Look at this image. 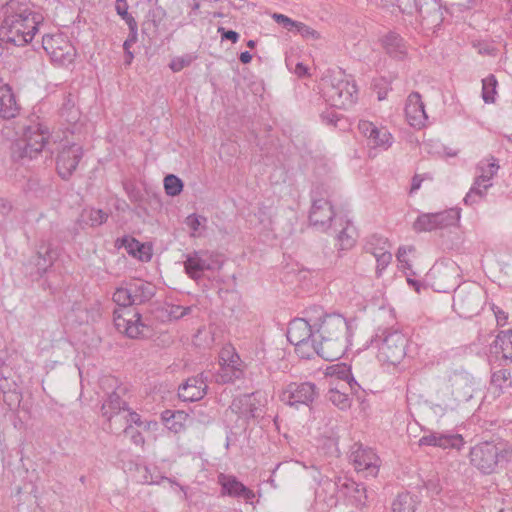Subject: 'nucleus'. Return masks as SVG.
<instances>
[{
	"label": "nucleus",
	"instance_id": "nucleus-6",
	"mask_svg": "<svg viewBox=\"0 0 512 512\" xmlns=\"http://www.w3.org/2000/svg\"><path fill=\"white\" fill-rule=\"evenodd\" d=\"M484 303V293L475 283H463L454 289L453 308L463 318L477 315Z\"/></svg>",
	"mask_w": 512,
	"mask_h": 512
},
{
	"label": "nucleus",
	"instance_id": "nucleus-10",
	"mask_svg": "<svg viewBox=\"0 0 512 512\" xmlns=\"http://www.w3.org/2000/svg\"><path fill=\"white\" fill-rule=\"evenodd\" d=\"M323 93L334 107L347 108L356 101V85L346 79L333 78L324 82Z\"/></svg>",
	"mask_w": 512,
	"mask_h": 512
},
{
	"label": "nucleus",
	"instance_id": "nucleus-43",
	"mask_svg": "<svg viewBox=\"0 0 512 512\" xmlns=\"http://www.w3.org/2000/svg\"><path fill=\"white\" fill-rule=\"evenodd\" d=\"M511 385L510 373L506 369H500L495 371L491 377V386L498 390V392H502L505 388H508Z\"/></svg>",
	"mask_w": 512,
	"mask_h": 512
},
{
	"label": "nucleus",
	"instance_id": "nucleus-30",
	"mask_svg": "<svg viewBox=\"0 0 512 512\" xmlns=\"http://www.w3.org/2000/svg\"><path fill=\"white\" fill-rule=\"evenodd\" d=\"M20 107L10 86L0 87V117L12 119L19 113Z\"/></svg>",
	"mask_w": 512,
	"mask_h": 512
},
{
	"label": "nucleus",
	"instance_id": "nucleus-45",
	"mask_svg": "<svg viewBox=\"0 0 512 512\" xmlns=\"http://www.w3.org/2000/svg\"><path fill=\"white\" fill-rule=\"evenodd\" d=\"M482 98L485 103H493L495 101L497 81L493 75L482 80Z\"/></svg>",
	"mask_w": 512,
	"mask_h": 512
},
{
	"label": "nucleus",
	"instance_id": "nucleus-57",
	"mask_svg": "<svg viewBox=\"0 0 512 512\" xmlns=\"http://www.w3.org/2000/svg\"><path fill=\"white\" fill-rule=\"evenodd\" d=\"M218 32L220 33L222 40H230L233 43H236L239 39V34L236 31L226 30L223 27H219Z\"/></svg>",
	"mask_w": 512,
	"mask_h": 512
},
{
	"label": "nucleus",
	"instance_id": "nucleus-14",
	"mask_svg": "<svg viewBox=\"0 0 512 512\" xmlns=\"http://www.w3.org/2000/svg\"><path fill=\"white\" fill-rule=\"evenodd\" d=\"M42 47L51 60L60 65H68L73 62L76 50L73 45L61 34L44 35Z\"/></svg>",
	"mask_w": 512,
	"mask_h": 512
},
{
	"label": "nucleus",
	"instance_id": "nucleus-5",
	"mask_svg": "<svg viewBox=\"0 0 512 512\" xmlns=\"http://www.w3.org/2000/svg\"><path fill=\"white\" fill-rule=\"evenodd\" d=\"M378 345V358L391 365L399 364L406 355L408 339L399 330L385 329L374 340Z\"/></svg>",
	"mask_w": 512,
	"mask_h": 512
},
{
	"label": "nucleus",
	"instance_id": "nucleus-16",
	"mask_svg": "<svg viewBox=\"0 0 512 512\" xmlns=\"http://www.w3.org/2000/svg\"><path fill=\"white\" fill-rule=\"evenodd\" d=\"M114 325L119 332L132 339L144 337L149 332V327L142 321L139 312L115 310Z\"/></svg>",
	"mask_w": 512,
	"mask_h": 512
},
{
	"label": "nucleus",
	"instance_id": "nucleus-22",
	"mask_svg": "<svg viewBox=\"0 0 512 512\" xmlns=\"http://www.w3.org/2000/svg\"><path fill=\"white\" fill-rule=\"evenodd\" d=\"M449 383L451 394L458 404L467 402L473 397L474 380L469 373L455 371L450 375Z\"/></svg>",
	"mask_w": 512,
	"mask_h": 512
},
{
	"label": "nucleus",
	"instance_id": "nucleus-2",
	"mask_svg": "<svg viewBox=\"0 0 512 512\" xmlns=\"http://www.w3.org/2000/svg\"><path fill=\"white\" fill-rule=\"evenodd\" d=\"M351 326L340 314H327L321 307L316 321V354L327 361L341 358L349 344Z\"/></svg>",
	"mask_w": 512,
	"mask_h": 512
},
{
	"label": "nucleus",
	"instance_id": "nucleus-49",
	"mask_svg": "<svg viewBox=\"0 0 512 512\" xmlns=\"http://www.w3.org/2000/svg\"><path fill=\"white\" fill-rule=\"evenodd\" d=\"M194 60V57L190 54H186L180 57H175L171 60L169 67L173 72H179L183 68L188 67Z\"/></svg>",
	"mask_w": 512,
	"mask_h": 512
},
{
	"label": "nucleus",
	"instance_id": "nucleus-48",
	"mask_svg": "<svg viewBox=\"0 0 512 512\" xmlns=\"http://www.w3.org/2000/svg\"><path fill=\"white\" fill-rule=\"evenodd\" d=\"M219 363H230V364H237L238 366H241L243 361L241 360L240 356L236 352L235 348L232 346H225L221 349L220 355H219Z\"/></svg>",
	"mask_w": 512,
	"mask_h": 512
},
{
	"label": "nucleus",
	"instance_id": "nucleus-7",
	"mask_svg": "<svg viewBox=\"0 0 512 512\" xmlns=\"http://www.w3.org/2000/svg\"><path fill=\"white\" fill-rule=\"evenodd\" d=\"M184 256L185 273L194 281L202 279L207 271H219L224 264L220 254L209 250H195Z\"/></svg>",
	"mask_w": 512,
	"mask_h": 512
},
{
	"label": "nucleus",
	"instance_id": "nucleus-47",
	"mask_svg": "<svg viewBox=\"0 0 512 512\" xmlns=\"http://www.w3.org/2000/svg\"><path fill=\"white\" fill-rule=\"evenodd\" d=\"M112 299L114 303L123 308H127L129 306L134 305L127 284L125 285V287L117 288L113 293Z\"/></svg>",
	"mask_w": 512,
	"mask_h": 512
},
{
	"label": "nucleus",
	"instance_id": "nucleus-58",
	"mask_svg": "<svg viewBox=\"0 0 512 512\" xmlns=\"http://www.w3.org/2000/svg\"><path fill=\"white\" fill-rule=\"evenodd\" d=\"M48 184V181H46L45 185H43L42 187H40L39 185V180L36 179V178H30L28 180V189L30 191H33L35 192L36 194H42L44 193V190H45V187L47 186Z\"/></svg>",
	"mask_w": 512,
	"mask_h": 512
},
{
	"label": "nucleus",
	"instance_id": "nucleus-35",
	"mask_svg": "<svg viewBox=\"0 0 512 512\" xmlns=\"http://www.w3.org/2000/svg\"><path fill=\"white\" fill-rule=\"evenodd\" d=\"M109 214L102 209L85 208L82 210L78 222L80 225L98 227L108 220Z\"/></svg>",
	"mask_w": 512,
	"mask_h": 512
},
{
	"label": "nucleus",
	"instance_id": "nucleus-60",
	"mask_svg": "<svg viewBox=\"0 0 512 512\" xmlns=\"http://www.w3.org/2000/svg\"><path fill=\"white\" fill-rule=\"evenodd\" d=\"M12 210L11 203L6 199H0V221L3 220Z\"/></svg>",
	"mask_w": 512,
	"mask_h": 512
},
{
	"label": "nucleus",
	"instance_id": "nucleus-36",
	"mask_svg": "<svg viewBox=\"0 0 512 512\" xmlns=\"http://www.w3.org/2000/svg\"><path fill=\"white\" fill-rule=\"evenodd\" d=\"M56 255V252L50 247V245H42L39 247L35 265L41 275L53 265Z\"/></svg>",
	"mask_w": 512,
	"mask_h": 512
},
{
	"label": "nucleus",
	"instance_id": "nucleus-52",
	"mask_svg": "<svg viewBox=\"0 0 512 512\" xmlns=\"http://www.w3.org/2000/svg\"><path fill=\"white\" fill-rule=\"evenodd\" d=\"M123 432L126 436L130 437L131 441L135 445H143L144 444V437L141 432H139L137 429L133 428L131 425H127L124 427Z\"/></svg>",
	"mask_w": 512,
	"mask_h": 512
},
{
	"label": "nucleus",
	"instance_id": "nucleus-62",
	"mask_svg": "<svg viewBox=\"0 0 512 512\" xmlns=\"http://www.w3.org/2000/svg\"><path fill=\"white\" fill-rule=\"evenodd\" d=\"M175 416L174 412L171 411V410H165L164 412H162L161 414V418L162 420L168 425L170 420L173 419Z\"/></svg>",
	"mask_w": 512,
	"mask_h": 512
},
{
	"label": "nucleus",
	"instance_id": "nucleus-26",
	"mask_svg": "<svg viewBox=\"0 0 512 512\" xmlns=\"http://www.w3.org/2000/svg\"><path fill=\"white\" fill-rule=\"evenodd\" d=\"M126 410L127 403L120 398L118 392L113 391L108 395V398L102 404L101 411L103 417L109 421L111 431H113V420L116 424Z\"/></svg>",
	"mask_w": 512,
	"mask_h": 512
},
{
	"label": "nucleus",
	"instance_id": "nucleus-29",
	"mask_svg": "<svg viewBox=\"0 0 512 512\" xmlns=\"http://www.w3.org/2000/svg\"><path fill=\"white\" fill-rule=\"evenodd\" d=\"M379 461V457L371 449L356 451L354 455L355 468L358 471H366L371 476L377 475Z\"/></svg>",
	"mask_w": 512,
	"mask_h": 512
},
{
	"label": "nucleus",
	"instance_id": "nucleus-55",
	"mask_svg": "<svg viewBox=\"0 0 512 512\" xmlns=\"http://www.w3.org/2000/svg\"><path fill=\"white\" fill-rule=\"evenodd\" d=\"M295 29L301 36H303L305 38L316 39L319 37V34L316 30H314L313 28H311L310 26H308L302 22H298Z\"/></svg>",
	"mask_w": 512,
	"mask_h": 512
},
{
	"label": "nucleus",
	"instance_id": "nucleus-64",
	"mask_svg": "<svg viewBox=\"0 0 512 512\" xmlns=\"http://www.w3.org/2000/svg\"><path fill=\"white\" fill-rule=\"evenodd\" d=\"M295 73L300 77L304 76L307 74V67L302 63H298L295 67Z\"/></svg>",
	"mask_w": 512,
	"mask_h": 512
},
{
	"label": "nucleus",
	"instance_id": "nucleus-27",
	"mask_svg": "<svg viewBox=\"0 0 512 512\" xmlns=\"http://www.w3.org/2000/svg\"><path fill=\"white\" fill-rule=\"evenodd\" d=\"M420 445L436 446L443 449H460L464 440L460 434L430 433L419 440Z\"/></svg>",
	"mask_w": 512,
	"mask_h": 512
},
{
	"label": "nucleus",
	"instance_id": "nucleus-9",
	"mask_svg": "<svg viewBox=\"0 0 512 512\" xmlns=\"http://www.w3.org/2000/svg\"><path fill=\"white\" fill-rule=\"evenodd\" d=\"M499 165L497 159L490 157L479 161L476 166V177L472 187L464 198L466 204L475 203L476 197L482 198L487 189L492 186L491 180L497 174Z\"/></svg>",
	"mask_w": 512,
	"mask_h": 512
},
{
	"label": "nucleus",
	"instance_id": "nucleus-40",
	"mask_svg": "<svg viewBox=\"0 0 512 512\" xmlns=\"http://www.w3.org/2000/svg\"><path fill=\"white\" fill-rule=\"evenodd\" d=\"M494 345L496 348H500L503 358L512 361V330L500 331Z\"/></svg>",
	"mask_w": 512,
	"mask_h": 512
},
{
	"label": "nucleus",
	"instance_id": "nucleus-44",
	"mask_svg": "<svg viewBox=\"0 0 512 512\" xmlns=\"http://www.w3.org/2000/svg\"><path fill=\"white\" fill-rule=\"evenodd\" d=\"M164 188L167 195L174 197L182 192L183 182L178 176L169 174L164 178Z\"/></svg>",
	"mask_w": 512,
	"mask_h": 512
},
{
	"label": "nucleus",
	"instance_id": "nucleus-19",
	"mask_svg": "<svg viewBox=\"0 0 512 512\" xmlns=\"http://www.w3.org/2000/svg\"><path fill=\"white\" fill-rule=\"evenodd\" d=\"M83 149L79 144L73 143L64 146L57 157V171L63 180H68L76 170L81 158Z\"/></svg>",
	"mask_w": 512,
	"mask_h": 512
},
{
	"label": "nucleus",
	"instance_id": "nucleus-59",
	"mask_svg": "<svg viewBox=\"0 0 512 512\" xmlns=\"http://www.w3.org/2000/svg\"><path fill=\"white\" fill-rule=\"evenodd\" d=\"M137 31H138V24L135 23V32L129 31V37L123 43V48H124L125 52H128V50H130V47L137 41Z\"/></svg>",
	"mask_w": 512,
	"mask_h": 512
},
{
	"label": "nucleus",
	"instance_id": "nucleus-54",
	"mask_svg": "<svg viewBox=\"0 0 512 512\" xmlns=\"http://www.w3.org/2000/svg\"><path fill=\"white\" fill-rule=\"evenodd\" d=\"M272 18L282 27L286 28L287 30H292L293 28H296V25L298 21H294L291 18H289L286 15L274 13L272 15Z\"/></svg>",
	"mask_w": 512,
	"mask_h": 512
},
{
	"label": "nucleus",
	"instance_id": "nucleus-3",
	"mask_svg": "<svg viewBox=\"0 0 512 512\" xmlns=\"http://www.w3.org/2000/svg\"><path fill=\"white\" fill-rule=\"evenodd\" d=\"M304 318H296L289 323L287 330L288 341L295 346L296 352L309 359L316 353V321L321 314V307L313 305L305 310Z\"/></svg>",
	"mask_w": 512,
	"mask_h": 512
},
{
	"label": "nucleus",
	"instance_id": "nucleus-37",
	"mask_svg": "<svg viewBox=\"0 0 512 512\" xmlns=\"http://www.w3.org/2000/svg\"><path fill=\"white\" fill-rule=\"evenodd\" d=\"M340 477H337L334 481L328 478L321 479L319 482L320 491H318V495L320 496L323 492L325 494V501L330 505H335L337 503L336 494L340 492Z\"/></svg>",
	"mask_w": 512,
	"mask_h": 512
},
{
	"label": "nucleus",
	"instance_id": "nucleus-56",
	"mask_svg": "<svg viewBox=\"0 0 512 512\" xmlns=\"http://www.w3.org/2000/svg\"><path fill=\"white\" fill-rule=\"evenodd\" d=\"M202 221H206V219L196 214H191L186 218L185 223L193 232H196L199 230Z\"/></svg>",
	"mask_w": 512,
	"mask_h": 512
},
{
	"label": "nucleus",
	"instance_id": "nucleus-41",
	"mask_svg": "<svg viewBox=\"0 0 512 512\" xmlns=\"http://www.w3.org/2000/svg\"><path fill=\"white\" fill-rule=\"evenodd\" d=\"M60 115L68 123H76L79 120L80 112L70 97H67L62 104Z\"/></svg>",
	"mask_w": 512,
	"mask_h": 512
},
{
	"label": "nucleus",
	"instance_id": "nucleus-53",
	"mask_svg": "<svg viewBox=\"0 0 512 512\" xmlns=\"http://www.w3.org/2000/svg\"><path fill=\"white\" fill-rule=\"evenodd\" d=\"M414 251V247H399L396 257L398 262L400 263L401 267L404 269H411V264L409 263L407 259V253Z\"/></svg>",
	"mask_w": 512,
	"mask_h": 512
},
{
	"label": "nucleus",
	"instance_id": "nucleus-25",
	"mask_svg": "<svg viewBox=\"0 0 512 512\" xmlns=\"http://www.w3.org/2000/svg\"><path fill=\"white\" fill-rule=\"evenodd\" d=\"M405 115L410 126L421 128L424 126L427 115L424 110V104L418 92H412L406 101Z\"/></svg>",
	"mask_w": 512,
	"mask_h": 512
},
{
	"label": "nucleus",
	"instance_id": "nucleus-15",
	"mask_svg": "<svg viewBox=\"0 0 512 512\" xmlns=\"http://www.w3.org/2000/svg\"><path fill=\"white\" fill-rule=\"evenodd\" d=\"M459 219L460 212L457 209H449L437 213H422L413 223V229L416 232H430L456 225Z\"/></svg>",
	"mask_w": 512,
	"mask_h": 512
},
{
	"label": "nucleus",
	"instance_id": "nucleus-33",
	"mask_svg": "<svg viewBox=\"0 0 512 512\" xmlns=\"http://www.w3.org/2000/svg\"><path fill=\"white\" fill-rule=\"evenodd\" d=\"M122 245L127 253L140 261L147 262L151 259L152 253L150 247L131 237H123Z\"/></svg>",
	"mask_w": 512,
	"mask_h": 512
},
{
	"label": "nucleus",
	"instance_id": "nucleus-1",
	"mask_svg": "<svg viewBox=\"0 0 512 512\" xmlns=\"http://www.w3.org/2000/svg\"><path fill=\"white\" fill-rule=\"evenodd\" d=\"M6 7L0 26V39L15 46L30 43L43 22L42 14L28 4L14 0H0V8Z\"/></svg>",
	"mask_w": 512,
	"mask_h": 512
},
{
	"label": "nucleus",
	"instance_id": "nucleus-24",
	"mask_svg": "<svg viewBox=\"0 0 512 512\" xmlns=\"http://www.w3.org/2000/svg\"><path fill=\"white\" fill-rule=\"evenodd\" d=\"M397 6L402 13L415 14L421 17L429 18L431 16H440V6L436 0H396Z\"/></svg>",
	"mask_w": 512,
	"mask_h": 512
},
{
	"label": "nucleus",
	"instance_id": "nucleus-28",
	"mask_svg": "<svg viewBox=\"0 0 512 512\" xmlns=\"http://www.w3.org/2000/svg\"><path fill=\"white\" fill-rule=\"evenodd\" d=\"M127 286L134 305L150 301L156 293L155 285L142 279H132L127 282Z\"/></svg>",
	"mask_w": 512,
	"mask_h": 512
},
{
	"label": "nucleus",
	"instance_id": "nucleus-39",
	"mask_svg": "<svg viewBox=\"0 0 512 512\" xmlns=\"http://www.w3.org/2000/svg\"><path fill=\"white\" fill-rule=\"evenodd\" d=\"M346 225L337 233V241L340 250H348L352 248L356 242V232L354 227L348 222Z\"/></svg>",
	"mask_w": 512,
	"mask_h": 512
},
{
	"label": "nucleus",
	"instance_id": "nucleus-11",
	"mask_svg": "<svg viewBox=\"0 0 512 512\" xmlns=\"http://www.w3.org/2000/svg\"><path fill=\"white\" fill-rule=\"evenodd\" d=\"M280 400L296 409L310 407L319 397V390L312 382H291L280 393Z\"/></svg>",
	"mask_w": 512,
	"mask_h": 512
},
{
	"label": "nucleus",
	"instance_id": "nucleus-4",
	"mask_svg": "<svg viewBox=\"0 0 512 512\" xmlns=\"http://www.w3.org/2000/svg\"><path fill=\"white\" fill-rule=\"evenodd\" d=\"M21 138L17 143L20 158H37L44 150L50 130L44 118L35 112L28 115L19 124Z\"/></svg>",
	"mask_w": 512,
	"mask_h": 512
},
{
	"label": "nucleus",
	"instance_id": "nucleus-17",
	"mask_svg": "<svg viewBox=\"0 0 512 512\" xmlns=\"http://www.w3.org/2000/svg\"><path fill=\"white\" fill-rule=\"evenodd\" d=\"M358 130L371 148L387 150L392 145L393 137L386 127H378L370 121L360 120Z\"/></svg>",
	"mask_w": 512,
	"mask_h": 512
},
{
	"label": "nucleus",
	"instance_id": "nucleus-32",
	"mask_svg": "<svg viewBox=\"0 0 512 512\" xmlns=\"http://www.w3.org/2000/svg\"><path fill=\"white\" fill-rule=\"evenodd\" d=\"M244 377V363L241 366L230 363H220V369L215 375V381L219 384L232 383Z\"/></svg>",
	"mask_w": 512,
	"mask_h": 512
},
{
	"label": "nucleus",
	"instance_id": "nucleus-51",
	"mask_svg": "<svg viewBox=\"0 0 512 512\" xmlns=\"http://www.w3.org/2000/svg\"><path fill=\"white\" fill-rule=\"evenodd\" d=\"M118 422L120 423L119 428L123 427L124 425L127 426L131 424H136L138 426L141 425L140 415L136 412L130 411L128 407Z\"/></svg>",
	"mask_w": 512,
	"mask_h": 512
},
{
	"label": "nucleus",
	"instance_id": "nucleus-31",
	"mask_svg": "<svg viewBox=\"0 0 512 512\" xmlns=\"http://www.w3.org/2000/svg\"><path fill=\"white\" fill-rule=\"evenodd\" d=\"M340 492L346 496L351 497L357 504H363L366 500V488L362 484L344 476L340 477Z\"/></svg>",
	"mask_w": 512,
	"mask_h": 512
},
{
	"label": "nucleus",
	"instance_id": "nucleus-18",
	"mask_svg": "<svg viewBox=\"0 0 512 512\" xmlns=\"http://www.w3.org/2000/svg\"><path fill=\"white\" fill-rule=\"evenodd\" d=\"M218 484L221 486V495L235 498L245 503H253L255 493L240 482L236 476L220 473Z\"/></svg>",
	"mask_w": 512,
	"mask_h": 512
},
{
	"label": "nucleus",
	"instance_id": "nucleus-21",
	"mask_svg": "<svg viewBox=\"0 0 512 512\" xmlns=\"http://www.w3.org/2000/svg\"><path fill=\"white\" fill-rule=\"evenodd\" d=\"M209 375L200 373L188 378L179 386L178 396L185 402H195L201 400L207 393Z\"/></svg>",
	"mask_w": 512,
	"mask_h": 512
},
{
	"label": "nucleus",
	"instance_id": "nucleus-23",
	"mask_svg": "<svg viewBox=\"0 0 512 512\" xmlns=\"http://www.w3.org/2000/svg\"><path fill=\"white\" fill-rule=\"evenodd\" d=\"M389 247L387 239L378 235L371 236L366 242V252L373 255L377 262L376 273L378 276L381 275V272L392 260V254L389 251Z\"/></svg>",
	"mask_w": 512,
	"mask_h": 512
},
{
	"label": "nucleus",
	"instance_id": "nucleus-34",
	"mask_svg": "<svg viewBox=\"0 0 512 512\" xmlns=\"http://www.w3.org/2000/svg\"><path fill=\"white\" fill-rule=\"evenodd\" d=\"M382 45L386 52L394 58H402L406 54V45L403 38L395 33L389 32L382 39Z\"/></svg>",
	"mask_w": 512,
	"mask_h": 512
},
{
	"label": "nucleus",
	"instance_id": "nucleus-38",
	"mask_svg": "<svg viewBox=\"0 0 512 512\" xmlns=\"http://www.w3.org/2000/svg\"><path fill=\"white\" fill-rule=\"evenodd\" d=\"M416 501L408 492L400 493L392 503V512H415Z\"/></svg>",
	"mask_w": 512,
	"mask_h": 512
},
{
	"label": "nucleus",
	"instance_id": "nucleus-12",
	"mask_svg": "<svg viewBox=\"0 0 512 512\" xmlns=\"http://www.w3.org/2000/svg\"><path fill=\"white\" fill-rule=\"evenodd\" d=\"M267 399L259 392L244 394L233 399L229 409L239 419L248 422L263 417Z\"/></svg>",
	"mask_w": 512,
	"mask_h": 512
},
{
	"label": "nucleus",
	"instance_id": "nucleus-42",
	"mask_svg": "<svg viewBox=\"0 0 512 512\" xmlns=\"http://www.w3.org/2000/svg\"><path fill=\"white\" fill-rule=\"evenodd\" d=\"M129 5L126 0H115L116 13L128 25L130 32H135V18L128 12Z\"/></svg>",
	"mask_w": 512,
	"mask_h": 512
},
{
	"label": "nucleus",
	"instance_id": "nucleus-13",
	"mask_svg": "<svg viewBox=\"0 0 512 512\" xmlns=\"http://www.w3.org/2000/svg\"><path fill=\"white\" fill-rule=\"evenodd\" d=\"M461 269L452 259L437 261L430 270L437 291L449 292L458 286Z\"/></svg>",
	"mask_w": 512,
	"mask_h": 512
},
{
	"label": "nucleus",
	"instance_id": "nucleus-20",
	"mask_svg": "<svg viewBox=\"0 0 512 512\" xmlns=\"http://www.w3.org/2000/svg\"><path fill=\"white\" fill-rule=\"evenodd\" d=\"M335 216L333 207L329 200L317 198L316 191L313 192V202L309 214L310 223L322 231L331 227V221Z\"/></svg>",
	"mask_w": 512,
	"mask_h": 512
},
{
	"label": "nucleus",
	"instance_id": "nucleus-61",
	"mask_svg": "<svg viewBox=\"0 0 512 512\" xmlns=\"http://www.w3.org/2000/svg\"><path fill=\"white\" fill-rule=\"evenodd\" d=\"M495 317L497 319V323L500 325H504L507 320V315L502 310L494 311Z\"/></svg>",
	"mask_w": 512,
	"mask_h": 512
},
{
	"label": "nucleus",
	"instance_id": "nucleus-50",
	"mask_svg": "<svg viewBox=\"0 0 512 512\" xmlns=\"http://www.w3.org/2000/svg\"><path fill=\"white\" fill-rule=\"evenodd\" d=\"M338 376H339V378L346 380L347 384L349 385V387L351 388V390L354 393H357L358 390L361 389V385L356 381L354 376L351 374L350 368H346V367L342 368L338 372Z\"/></svg>",
	"mask_w": 512,
	"mask_h": 512
},
{
	"label": "nucleus",
	"instance_id": "nucleus-63",
	"mask_svg": "<svg viewBox=\"0 0 512 512\" xmlns=\"http://www.w3.org/2000/svg\"><path fill=\"white\" fill-rule=\"evenodd\" d=\"M239 60L243 63V64H248L251 62L252 60V55L248 52V51H244L240 54L239 56Z\"/></svg>",
	"mask_w": 512,
	"mask_h": 512
},
{
	"label": "nucleus",
	"instance_id": "nucleus-46",
	"mask_svg": "<svg viewBox=\"0 0 512 512\" xmlns=\"http://www.w3.org/2000/svg\"><path fill=\"white\" fill-rule=\"evenodd\" d=\"M328 399L341 410H345L351 405L349 396L338 389H330L328 392Z\"/></svg>",
	"mask_w": 512,
	"mask_h": 512
},
{
	"label": "nucleus",
	"instance_id": "nucleus-8",
	"mask_svg": "<svg viewBox=\"0 0 512 512\" xmlns=\"http://www.w3.org/2000/svg\"><path fill=\"white\" fill-rule=\"evenodd\" d=\"M506 450L501 443L482 442L470 451L471 464L484 474L496 471L500 462L506 458Z\"/></svg>",
	"mask_w": 512,
	"mask_h": 512
}]
</instances>
